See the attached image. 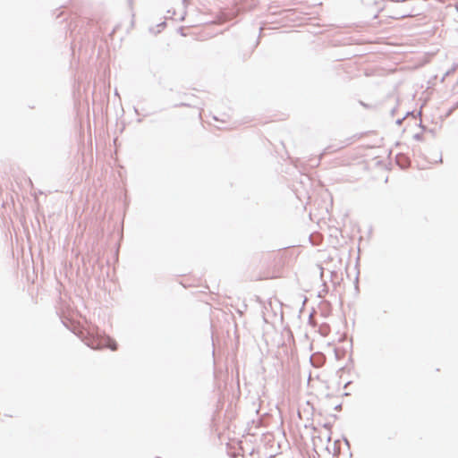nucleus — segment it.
<instances>
[{
    "instance_id": "f257e3e1",
    "label": "nucleus",
    "mask_w": 458,
    "mask_h": 458,
    "mask_svg": "<svg viewBox=\"0 0 458 458\" xmlns=\"http://www.w3.org/2000/svg\"><path fill=\"white\" fill-rule=\"evenodd\" d=\"M87 344L93 349H100L104 347L110 348L113 351L117 349L116 343L108 336L98 335L87 338Z\"/></svg>"
},
{
    "instance_id": "f03ea898",
    "label": "nucleus",
    "mask_w": 458,
    "mask_h": 458,
    "mask_svg": "<svg viewBox=\"0 0 458 458\" xmlns=\"http://www.w3.org/2000/svg\"><path fill=\"white\" fill-rule=\"evenodd\" d=\"M165 26V22H162L158 25L156 26V29L155 28H152L151 29V31L154 33V34H157V33H159Z\"/></svg>"
},
{
    "instance_id": "7ed1b4c3",
    "label": "nucleus",
    "mask_w": 458,
    "mask_h": 458,
    "mask_svg": "<svg viewBox=\"0 0 458 458\" xmlns=\"http://www.w3.org/2000/svg\"><path fill=\"white\" fill-rule=\"evenodd\" d=\"M228 118H229V116H228L225 113L222 114V117H221V118H219V117H217V116L214 115V119H215L216 121H220V122H222V123H225V122H227Z\"/></svg>"
}]
</instances>
